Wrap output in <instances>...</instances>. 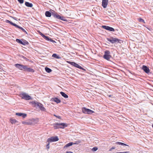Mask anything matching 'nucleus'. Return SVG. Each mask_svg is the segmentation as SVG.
<instances>
[{"label": "nucleus", "mask_w": 153, "mask_h": 153, "mask_svg": "<svg viewBox=\"0 0 153 153\" xmlns=\"http://www.w3.org/2000/svg\"><path fill=\"white\" fill-rule=\"evenodd\" d=\"M16 27L17 28H18L19 29L21 30L22 31L25 33L26 34H27V32L22 27L19 26L17 25H16Z\"/></svg>", "instance_id": "obj_19"}, {"label": "nucleus", "mask_w": 153, "mask_h": 153, "mask_svg": "<svg viewBox=\"0 0 153 153\" xmlns=\"http://www.w3.org/2000/svg\"><path fill=\"white\" fill-rule=\"evenodd\" d=\"M115 149V147L113 146L109 149V151H111L112 149Z\"/></svg>", "instance_id": "obj_38"}, {"label": "nucleus", "mask_w": 153, "mask_h": 153, "mask_svg": "<svg viewBox=\"0 0 153 153\" xmlns=\"http://www.w3.org/2000/svg\"><path fill=\"white\" fill-rule=\"evenodd\" d=\"M11 17L13 18V19L16 20H17V18H16V17Z\"/></svg>", "instance_id": "obj_43"}, {"label": "nucleus", "mask_w": 153, "mask_h": 153, "mask_svg": "<svg viewBox=\"0 0 153 153\" xmlns=\"http://www.w3.org/2000/svg\"><path fill=\"white\" fill-rule=\"evenodd\" d=\"M19 57L20 58V59L22 60H23L24 59L26 60H27V59L26 57L22 55H19Z\"/></svg>", "instance_id": "obj_27"}, {"label": "nucleus", "mask_w": 153, "mask_h": 153, "mask_svg": "<svg viewBox=\"0 0 153 153\" xmlns=\"http://www.w3.org/2000/svg\"><path fill=\"white\" fill-rule=\"evenodd\" d=\"M79 143V142H76L75 143H73V144H78Z\"/></svg>", "instance_id": "obj_41"}, {"label": "nucleus", "mask_w": 153, "mask_h": 153, "mask_svg": "<svg viewBox=\"0 0 153 153\" xmlns=\"http://www.w3.org/2000/svg\"><path fill=\"white\" fill-rule=\"evenodd\" d=\"M24 65H22L20 64H15V66L17 68H18L19 69L23 71V68Z\"/></svg>", "instance_id": "obj_14"}, {"label": "nucleus", "mask_w": 153, "mask_h": 153, "mask_svg": "<svg viewBox=\"0 0 153 153\" xmlns=\"http://www.w3.org/2000/svg\"><path fill=\"white\" fill-rule=\"evenodd\" d=\"M45 70L46 72L48 73H50L52 71V70L50 68L47 67H46L45 68Z\"/></svg>", "instance_id": "obj_25"}, {"label": "nucleus", "mask_w": 153, "mask_h": 153, "mask_svg": "<svg viewBox=\"0 0 153 153\" xmlns=\"http://www.w3.org/2000/svg\"><path fill=\"white\" fill-rule=\"evenodd\" d=\"M129 153V152H123V153Z\"/></svg>", "instance_id": "obj_45"}, {"label": "nucleus", "mask_w": 153, "mask_h": 153, "mask_svg": "<svg viewBox=\"0 0 153 153\" xmlns=\"http://www.w3.org/2000/svg\"><path fill=\"white\" fill-rule=\"evenodd\" d=\"M66 153H73V152H71V151H67L66 152Z\"/></svg>", "instance_id": "obj_44"}, {"label": "nucleus", "mask_w": 153, "mask_h": 153, "mask_svg": "<svg viewBox=\"0 0 153 153\" xmlns=\"http://www.w3.org/2000/svg\"><path fill=\"white\" fill-rule=\"evenodd\" d=\"M32 105L36 108H38L42 111H45L46 109L43 106V105L40 103L36 101H34L30 102Z\"/></svg>", "instance_id": "obj_1"}, {"label": "nucleus", "mask_w": 153, "mask_h": 153, "mask_svg": "<svg viewBox=\"0 0 153 153\" xmlns=\"http://www.w3.org/2000/svg\"><path fill=\"white\" fill-rule=\"evenodd\" d=\"M18 1L20 3L22 4L23 3L24 1V0H18Z\"/></svg>", "instance_id": "obj_37"}, {"label": "nucleus", "mask_w": 153, "mask_h": 153, "mask_svg": "<svg viewBox=\"0 0 153 153\" xmlns=\"http://www.w3.org/2000/svg\"><path fill=\"white\" fill-rule=\"evenodd\" d=\"M82 110L83 112L85 114H91L94 113V111L85 107L82 108Z\"/></svg>", "instance_id": "obj_7"}, {"label": "nucleus", "mask_w": 153, "mask_h": 153, "mask_svg": "<svg viewBox=\"0 0 153 153\" xmlns=\"http://www.w3.org/2000/svg\"><path fill=\"white\" fill-rule=\"evenodd\" d=\"M56 13H57L54 11L53 12H52V13H51L49 11H46L45 13V15L46 17H50L51 15L52 16V14L53 13L56 14Z\"/></svg>", "instance_id": "obj_13"}, {"label": "nucleus", "mask_w": 153, "mask_h": 153, "mask_svg": "<svg viewBox=\"0 0 153 153\" xmlns=\"http://www.w3.org/2000/svg\"><path fill=\"white\" fill-rule=\"evenodd\" d=\"M111 96V95H109V97H110Z\"/></svg>", "instance_id": "obj_49"}, {"label": "nucleus", "mask_w": 153, "mask_h": 153, "mask_svg": "<svg viewBox=\"0 0 153 153\" xmlns=\"http://www.w3.org/2000/svg\"><path fill=\"white\" fill-rule=\"evenodd\" d=\"M52 16H53L55 19H60L64 21H67V20L66 19H65V18L64 16H61L57 13H56V14L53 13L52 14Z\"/></svg>", "instance_id": "obj_4"}, {"label": "nucleus", "mask_w": 153, "mask_h": 153, "mask_svg": "<svg viewBox=\"0 0 153 153\" xmlns=\"http://www.w3.org/2000/svg\"><path fill=\"white\" fill-rule=\"evenodd\" d=\"M115 144H116L119 145H120L122 146H127V147H129V146L123 143H122L120 142H116L115 143Z\"/></svg>", "instance_id": "obj_17"}, {"label": "nucleus", "mask_w": 153, "mask_h": 153, "mask_svg": "<svg viewBox=\"0 0 153 153\" xmlns=\"http://www.w3.org/2000/svg\"><path fill=\"white\" fill-rule=\"evenodd\" d=\"M118 153V152H116V153Z\"/></svg>", "instance_id": "obj_50"}, {"label": "nucleus", "mask_w": 153, "mask_h": 153, "mask_svg": "<svg viewBox=\"0 0 153 153\" xmlns=\"http://www.w3.org/2000/svg\"><path fill=\"white\" fill-rule=\"evenodd\" d=\"M102 27L104 29L110 31H115L114 29V28L108 26L103 25L102 26Z\"/></svg>", "instance_id": "obj_10"}, {"label": "nucleus", "mask_w": 153, "mask_h": 153, "mask_svg": "<svg viewBox=\"0 0 153 153\" xmlns=\"http://www.w3.org/2000/svg\"><path fill=\"white\" fill-rule=\"evenodd\" d=\"M6 22L7 23L10 24V25H11L13 26H15V27L17 25L16 24L10 21L9 20H6Z\"/></svg>", "instance_id": "obj_20"}, {"label": "nucleus", "mask_w": 153, "mask_h": 153, "mask_svg": "<svg viewBox=\"0 0 153 153\" xmlns=\"http://www.w3.org/2000/svg\"><path fill=\"white\" fill-rule=\"evenodd\" d=\"M16 41L20 44H22V39L21 40L20 39H16Z\"/></svg>", "instance_id": "obj_29"}, {"label": "nucleus", "mask_w": 153, "mask_h": 153, "mask_svg": "<svg viewBox=\"0 0 153 153\" xmlns=\"http://www.w3.org/2000/svg\"><path fill=\"white\" fill-rule=\"evenodd\" d=\"M142 69L145 73L147 74H148L150 72V70L149 68L146 65H143L142 66Z\"/></svg>", "instance_id": "obj_12"}, {"label": "nucleus", "mask_w": 153, "mask_h": 153, "mask_svg": "<svg viewBox=\"0 0 153 153\" xmlns=\"http://www.w3.org/2000/svg\"><path fill=\"white\" fill-rule=\"evenodd\" d=\"M60 94L62 97L65 98H67L68 97V95L64 92L61 91L60 92Z\"/></svg>", "instance_id": "obj_21"}, {"label": "nucleus", "mask_w": 153, "mask_h": 153, "mask_svg": "<svg viewBox=\"0 0 153 153\" xmlns=\"http://www.w3.org/2000/svg\"><path fill=\"white\" fill-rule=\"evenodd\" d=\"M52 56L56 59H60L61 58V57L58 56L57 54L56 53L53 54L52 55Z\"/></svg>", "instance_id": "obj_24"}, {"label": "nucleus", "mask_w": 153, "mask_h": 153, "mask_svg": "<svg viewBox=\"0 0 153 153\" xmlns=\"http://www.w3.org/2000/svg\"><path fill=\"white\" fill-rule=\"evenodd\" d=\"M58 140L59 138L57 136H52L50 138H48L47 140V141L48 142H52L56 141Z\"/></svg>", "instance_id": "obj_9"}, {"label": "nucleus", "mask_w": 153, "mask_h": 153, "mask_svg": "<svg viewBox=\"0 0 153 153\" xmlns=\"http://www.w3.org/2000/svg\"><path fill=\"white\" fill-rule=\"evenodd\" d=\"M129 147H127V149H128V148H129Z\"/></svg>", "instance_id": "obj_48"}, {"label": "nucleus", "mask_w": 153, "mask_h": 153, "mask_svg": "<svg viewBox=\"0 0 153 153\" xmlns=\"http://www.w3.org/2000/svg\"><path fill=\"white\" fill-rule=\"evenodd\" d=\"M21 97L22 99H24L27 100H30L32 99L30 96L27 95L25 93H23L22 94Z\"/></svg>", "instance_id": "obj_8"}, {"label": "nucleus", "mask_w": 153, "mask_h": 153, "mask_svg": "<svg viewBox=\"0 0 153 153\" xmlns=\"http://www.w3.org/2000/svg\"><path fill=\"white\" fill-rule=\"evenodd\" d=\"M50 41V42H52L53 43H54V42H55V41L53 40L52 39H51L50 38V39H49V41Z\"/></svg>", "instance_id": "obj_39"}, {"label": "nucleus", "mask_w": 153, "mask_h": 153, "mask_svg": "<svg viewBox=\"0 0 153 153\" xmlns=\"http://www.w3.org/2000/svg\"><path fill=\"white\" fill-rule=\"evenodd\" d=\"M53 127L55 129L64 128L68 126V124L65 123H56L53 124Z\"/></svg>", "instance_id": "obj_2"}, {"label": "nucleus", "mask_w": 153, "mask_h": 153, "mask_svg": "<svg viewBox=\"0 0 153 153\" xmlns=\"http://www.w3.org/2000/svg\"><path fill=\"white\" fill-rule=\"evenodd\" d=\"M16 115L19 116H22V113H16Z\"/></svg>", "instance_id": "obj_33"}, {"label": "nucleus", "mask_w": 153, "mask_h": 153, "mask_svg": "<svg viewBox=\"0 0 153 153\" xmlns=\"http://www.w3.org/2000/svg\"><path fill=\"white\" fill-rule=\"evenodd\" d=\"M40 35L43 38H44L45 36L41 33H40Z\"/></svg>", "instance_id": "obj_40"}, {"label": "nucleus", "mask_w": 153, "mask_h": 153, "mask_svg": "<svg viewBox=\"0 0 153 153\" xmlns=\"http://www.w3.org/2000/svg\"><path fill=\"white\" fill-rule=\"evenodd\" d=\"M73 145V142H70L66 144L64 147V148H67L69 146H71Z\"/></svg>", "instance_id": "obj_23"}, {"label": "nucleus", "mask_w": 153, "mask_h": 153, "mask_svg": "<svg viewBox=\"0 0 153 153\" xmlns=\"http://www.w3.org/2000/svg\"><path fill=\"white\" fill-rule=\"evenodd\" d=\"M68 63L71 65L74 66L75 67L79 69H81L83 71H85L86 70L84 68H83L81 66L79 65L78 64H76L75 62H70V61H68Z\"/></svg>", "instance_id": "obj_6"}, {"label": "nucleus", "mask_w": 153, "mask_h": 153, "mask_svg": "<svg viewBox=\"0 0 153 153\" xmlns=\"http://www.w3.org/2000/svg\"><path fill=\"white\" fill-rule=\"evenodd\" d=\"M10 122L12 123H15L17 121L15 119H11L10 120Z\"/></svg>", "instance_id": "obj_28"}, {"label": "nucleus", "mask_w": 153, "mask_h": 153, "mask_svg": "<svg viewBox=\"0 0 153 153\" xmlns=\"http://www.w3.org/2000/svg\"><path fill=\"white\" fill-rule=\"evenodd\" d=\"M138 19L139 22H143L144 23H145V22L144 20L142 19V18H140L139 19Z\"/></svg>", "instance_id": "obj_31"}, {"label": "nucleus", "mask_w": 153, "mask_h": 153, "mask_svg": "<svg viewBox=\"0 0 153 153\" xmlns=\"http://www.w3.org/2000/svg\"><path fill=\"white\" fill-rule=\"evenodd\" d=\"M28 44L29 43L28 42L24 39H22V45H28Z\"/></svg>", "instance_id": "obj_22"}, {"label": "nucleus", "mask_w": 153, "mask_h": 153, "mask_svg": "<svg viewBox=\"0 0 153 153\" xmlns=\"http://www.w3.org/2000/svg\"><path fill=\"white\" fill-rule=\"evenodd\" d=\"M34 120H29L28 122L23 121L22 122V123L23 124H25L27 125H32L33 124V122H34Z\"/></svg>", "instance_id": "obj_11"}, {"label": "nucleus", "mask_w": 153, "mask_h": 153, "mask_svg": "<svg viewBox=\"0 0 153 153\" xmlns=\"http://www.w3.org/2000/svg\"><path fill=\"white\" fill-rule=\"evenodd\" d=\"M51 101L52 102H55L57 103H59L61 102L60 100L57 97L52 98L51 99Z\"/></svg>", "instance_id": "obj_16"}, {"label": "nucleus", "mask_w": 153, "mask_h": 153, "mask_svg": "<svg viewBox=\"0 0 153 153\" xmlns=\"http://www.w3.org/2000/svg\"><path fill=\"white\" fill-rule=\"evenodd\" d=\"M49 142L46 146V147L47 149H49Z\"/></svg>", "instance_id": "obj_36"}, {"label": "nucleus", "mask_w": 153, "mask_h": 153, "mask_svg": "<svg viewBox=\"0 0 153 153\" xmlns=\"http://www.w3.org/2000/svg\"><path fill=\"white\" fill-rule=\"evenodd\" d=\"M108 0H102V6L104 8H106L108 4Z\"/></svg>", "instance_id": "obj_15"}, {"label": "nucleus", "mask_w": 153, "mask_h": 153, "mask_svg": "<svg viewBox=\"0 0 153 153\" xmlns=\"http://www.w3.org/2000/svg\"><path fill=\"white\" fill-rule=\"evenodd\" d=\"M25 4L26 6L28 7H31L33 6V4H32V3H30L29 2H27V1L25 2Z\"/></svg>", "instance_id": "obj_18"}, {"label": "nucleus", "mask_w": 153, "mask_h": 153, "mask_svg": "<svg viewBox=\"0 0 153 153\" xmlns=\"http://www.w3.org/2000/svg\"><path fill=\"white\" fill-rule=\"evenodd\" d=\"M152 127L153 128V124H152Z\"/></svg>", "instance_id": "obj_47"}, {"label": "nucleus", "mask_w": 153, "mask_h": 153, "mask_svg": "<svg viewBox=\"0 0 153 153\" xmlns=\"http://www.w3.org/2000/svg\"><path fill=\"white\" fill-rule=\"evenodd\" d=\"M27 68L28 66L27 65H24L23 68V70L25 71H26Z\"/></svg>", "instance_id": "obj_30"}, {"label": "nucleus", "mask_w": 153, "mask_h": 153, "mask_svg": "<svg viewBox=\"0 0 153 153\" xmlns=\"http://www.w3.org/2000/svg\"><path fill=\"white\" fill-rule=\"evenodd\" d=\"M54 116H55L56 117H57L59 119H61V117L60 116H56L55 115H54Z\"/></svg>", "instance_id": "obj_42"}, {"label": "nucleus", "mask_w": 153, "mask_h": 153, "mask_svg": "<svg viewBox=\"0 0 153 153\" xmlns=\"http://www.w3.org/2000/svg\"><path fill=\"white\" fill-rule=\"evenodd\" d=\"M118 153H123V152H118Z\"/></svg>", "instance_id": "obj_46"}, {"label": "nucleus", "mask_w": 153, "mask_h": 153, "mask_svg": "<svg viewBox=\"0 0 153 153\" xmlns=\"http://www.w3.org/2000/svg\"><path fill=\"white\" fill-rule=\"evenodd\" d=\"M46 40L49 41V39L50 38L49 37L45 36V37L44 38Z\"/></svg>", "instance_id": "obj_32"}, {"label": "nucleus", "mask_w": 153, "mask_h": 153, "mask_svg": "<svg viewBox=\"0 0 153 153\" xmlns=\"http://www.w3.org/2000/svg\"><path fill=\"white\" fill-rule=\"evenodd\" d=\"M103 57L105 59L109 61L111 57L110 51L108 50L105 51L104 54L103 56Z\"/></svg>", "instance_id": "obj_3"}, {"label": "nucleus", "mask_w": 153, "mask_h": 153, "mask_svg": "<svg viewBox=\"0 0 153 153\" xmlns=\"http://www.w3.org/2000/svg\"><path fill=\"white\" fill-rule=\"evenodd\" d=\"M27 116V114H25L22 113V116L23 118H25Z\"/></svg>", "instance_id": "obj_35"}, {"label": "nucleus", "mask_w": 153, "mask_h": 153, "mask_svg": "<svg viewBox=\"0 0 153 153\" xmlns=\"http://www.w3.org/2000/svg\"><path fill=\"white\" fill-rule=\"evenodd\" d=\"M97 149H98V148H97V147H94L92 149V150L93 151L95 152V151H96L97 150Z\"/></svg>", "instance_id": "obj_34"}, {"label": "nucleus", "mask_w": 153, "mask_h": 153, "mask_svg": "<svg viewBox=\"0 0 153 153\" xmlns=\"http://www.w3.org/2000/svg\"><path fill=\"white\" fill-rule=\"evenodd\" d=\"M26 71L28 72H34V70L33 69H31L30 68H28L27 69V70Z\"/></svg>", "instance_id": "obj_26"}, {"label": "nucleus", "mask_w": 153, "mask_h": 153, "mask_svg": "<svg viewBox=\"0 0 153 153\" xmlns=\"http://www.w3.org/2000/svg\"><path fill=\"white\" fill-rule=\"evenodd\" d=\"M107 40L112 43H118L120 40L116 38L110 37L109 38H107Z\"/></svg>", "instance_id": "obj_5"}]
</instances>
